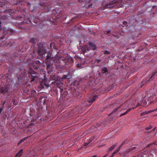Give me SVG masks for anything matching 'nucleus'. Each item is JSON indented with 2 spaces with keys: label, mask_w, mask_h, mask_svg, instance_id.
<instances>
[{
  "label": "nucleus",
  "mask_w": 157,
  "mask_h": 157,
  "mask_svg": "<svg viewBox=\"0 0 157 157\" xmlns=\"http://www.w3.org/2000/svg\"><path fill=\"white\" fill-rule=\"evenodd\" d=\"M157 87H155L153 89L149 90L147 92V95H145L141 101V105H145L147 104L148 102L151 101L150 104L154 103L157 100V97L156 96Z\"/></svg>",
  "instance_id": "1"
},
{
  "label": "nucleus",
  "mask_w": 157,
  "mask_h": 157,
  "mask_svg": "<svg viewBox=\"0 0 157 157\" xmlns=\"http://www.w3.org/2000/svg\"><path fill=\"white\" fill-rule=\"evenodd\" d=\"M59 53V52H57V54L54 56V62L56 63L59 64L61 62V60H62L63 61V62L65 63V65H68L69 62V56L67 55L66 57H61L58 55Z\"/></svg>",
  "instance_id": "2"
},
{
  "label": "nucleus",
  "mask_w": 157,
  "mask_h": 157,
  "mask_svg": "<svg viewBox=\"0 0 157 157\" xmlns=\"http://www.w3.org/2000/svg\"><path fill=\"white\" fill-rule=\"evenodd\" d=\"M38 47L37 53L38 55L42 58L44 57L45 54L47 53V50L45 48L43 44H40Z\"/></svg>",
  "instance_id": "3"
},
{
  "label": "nucleus",
  "mask_w": 157,
  "mask_h": 157,
  "mask_svg": "<svg viewBox=\"0 0 157 157\" xmlns=\"http://www.w3.org/2000/svg\"><path fill=\"white\" fill-rule=\"evenodd\" d=\"M29 78L30 79V82H32L38 78L37 73L33 71L31 68H30L28 71Z\"/></svg>",
  "instance_id": "4"
},
{
  "label": "nucleus",
  "mask_w": 157,
  "mask_h": 157,
  "mask_svg": "<svg viewBox=\"0 0 157 157\" xmlns=\"http://www.w3.org/2000/svg\"><path fill=\"white\" fill-rule=\"evenodd\" d=\"M29 41L32 43L34 46L37 45L38 46L42 43L40 42V41L39 38L35 37H31Z\"/></svg>",
  "instance_id": "5"
},
{
  "label": "nucleus",
  "mask_w": 157,
  "mask_h": 157,
  "mask_svg": "<svg viewBox=\"0 0 157 157\" xmlns=\"http://www.w3.org/2000/svg\"><path fill=\"white\" fill-rule=\"evenodd\" d=\"M40 86L42 88H47L49 85L48 82L47 81V79L44 78L41 81Z\"/></svg>",
  "instance_id": "6"
},
{
  "label": "nucleus",
  "mask_w": 157,
  "mask_h": 157,
  "mask_svg": "<svg viewBox=\"0 0 157 157\" xmlns=\"http://www.w3.org/2000/svg\"><path fill=\"white\" fill-rule=\"evenodd\" d=\"M28 22H31L29 19H28V21H24L21 22V25L20 26V27L21 29H27V26H28Z\"/></svg>",
  "instance_id": "7"
},
{
  "label": "nucleus",
  "mask_w": 157,
  "mask_h": 157,
  "mask_svg": "<svg viewBox=\"0 0 157 157\" xmlns=\"http://www.w3.org/2000/svg\"><path fill=\"white\" fill-rule=\"evenodd\" d=\"M9 90L8 86L5 85L3 87H1L0 89V92L1 94H5Z\"/></svg>",
  "instance_id": "8"
},
{
  "label": "nucleus",
  "mask_w": 157,
  "mask_h": 157,
  "mask_svg": "<svg viewBox=\"0 0 157 157\" xmlns=\"http://www.w3.org/2000/svg\"><path fill=\"white\" fill-rule=\"evenodd\" d=\"M98 96L97 95H91L89 98L88 101L89 102L92 103L96 99Z\"/></svg>",
  "instance_id": "9"
},
{
  "label": "nucleus",
  "mask_w": 157,
  "mask_h": 157,
  "mask_svg": "<svg viewBox=\"0 0 157 157\" xmlns=\"http://www.w3.org/2000/svg\"><path fill=\"white\" fill-rule=\"evenodd\" d=\"M72 95L74 97H77L79 94V92H78V89H72Z\"/></svg>",
  "instance_id": "10"
},
{
  "label": "nucleus",
  "mask_w": 157,
  "mask_h": 157,
  "mask_svg": "<svg viewBox=\"0 0 157 157\" xmlns=\"http://www.w3.org/2000/svg\"><path fill=\"white\" fill-rule=\"evenodd\" d=\"M155 110H157V108L152 110H149L147 111L144 112L140 113V116H142L144 115L153 112Z\"/></svg>",
  "instance_id": "11"
},
{
  "label": "nucleus",
  "mask_w": 157,
  "mask_h": 157,
  "mask_svg": "<svg viewBox=\"0 0 157 157\" xmlns=\"http://www.w3.org/2000/svg\"><path fill=\"white\" fill-rule=\"evenodd\" d=\"M23 153V150L21 149L18 152L16 155V157H20Z\"/></svg>",
  "instance_id": "12"
},
{
  "label": "nucleus",
  "mask_w": 157,
  "mask_h": 157,
  "mask_svg": "<svg viewBox=\"0 0 157 157\" xmlns=\"http://www.w3.org/2000/svg\"><path fill=\"white\" fill-rule=\"evenodd\" d=\"M124 143H125V142L123 141L122 143L121 144V145H120V146L119 147V148H118L115 151H114L113 153V154H115L117 152H118L119 151V150H120V148L124 144Z\"/></svg>",
  "instance_id": "13"
},
{
  "label": "nucleus",
  "mask_w": 157,
  "mask_h": 157,
  "mask_svg": "<svg viewBox=\"0 0 157 157\" xmlns=\"http://www.w3.org/2000/svg\"><path fill=\"white\" fill-rule=\"evenodd\" d=\"M134 109V107H133L132 108H130L129 109H128L124 113H122L121 114V116H124L126 114L128 113L129 111H130L132 109Z\"/></svg>",
  "instance_id": "14"
},
{
  "label": "nucleus",
  "mask_w": 157,
  "mask_h": 157,
  "mask_svg": "<svg viewBox=\"0 0 157 157\" xmlns=\"http://www.w3.org/2000/svg\"><path fill=\"white\" fill-rule=\"evenodd\" d=\"M90 46L92 48L93 50H95L96 48V45L94 44V43L92 42L90 43Z\"/></svg>",
  "instance_id": "15"
},
{
  "label": "nucleus",
  "mask_w": 157,
  "mask_h": 157,
  "mask_svg": "<svg viewBox=\"0 0 157 157\" xmlns=\"http://www.w3.org/2000/svg\"><path fill=\"white\" fill-rule=\"evenodd\" d=\"M28 138V137H25L22 139H21L20 141L18 143L17 145H19L20 144L22 143L23 141H25Z\"/></svg>",
  "instance_id": "16"
},
{
  "label": "nucleus",
  "mask_w": 157,
  "mask_h": 157,
  "mask_svg": "<svg viewBox=\"0 0 157 157\" xmlns=\"http://www.w3.org/2000/svg\"><path fill=\"white\" fill-rule=\"evenodd\" d=\"M48 55L46 56V59H52L51 54H50V52H48L47 53Z\"/></svg>",
  "instance_id": "17"
},
{
  "label": "nucleus",
  "mask_w": 157,
  "mask_h": 157,
  "mask_svg": "<svg viewBox=\"0 0 157 157\" xmlns=\"http://www.w3.org/2000/svg\"><path fill=\"white\" fill-rule=\"evenodd\" d=\"M117 144H114L110 148H109L108 150L109 151H112L116 147Z\"/></svg>",
  "instance_id": "18"
},
{
  "label": "nucleus",
  "mask_w": 157,
  "mask_h": 157,
  "mask_svg": "<svg viewBox=\"0 0 157 157\" xmlns=\"http://www.w3.org/2000/svg\"><path fill=\"white\" fill-rule=\"evenodd\" d=\"M12 102H13V104L15 105H17L18 103V101L17 100H16L13 98L12 100Z\"/></svg>",
  "instance_id": "19"
},
{
  "label": "nucleus",
  "mask_w": 157,
  "mask_h": 157,
  "mask_svg": "<svg viewBox=\"0 0 157 157\" xmlns=\"http://www.w3.org/2000/svg\"><path fill=\"white\" fill-rule=\"evenodd\" d=\"M8 33H10V35L13 34L14 33V30L12 29H9L8 30Z\"/></svg>",
  "instance_id": "20"
},
{
  "label": "nucleus",
  "mask_w": 157,
  "mask_h": 157,
  "mask_svg": "<svg viewBox=\"0 0 157 157\" xmlns=\"http://www.w3.org/2000/svg\"><path fill=\"white\" fill-rule=\"evenodd\" d=\"M102 70L103 71V73L107 72L108 71V69L105 67H103L102 69Z\"/></svg>",
  "instance_id": "21"
},
{
  "label": "nucleus",
  "mask_w": 157,
  "mask_h": 157,
  "mask_svg": "<svg viewBox=\"0 0 157 157\" xmlns=\"http://www.w3.org/2000/svg\"><path fill=\"white\" fill-rule=\"evenodd\" d=\"M36 93V92L34 90H32L31 91V93L32 94V96H34Z\"/></svg>",
  "instance_id": "22"
},
{
  "label": "nucleus",
  "mask_w": 157,
  "mask_h": 157,
  "mask_svg": "<svg viewBox=\"0 0 157 157\" xmlns=\"http://www.w3.org/2000/svg\"><path fill=\"white\" fill-rule=\"evenodd\" d=\"M50 47L51 49H54V44L53 43H51L50 45Z\"/></svg>",
  "instance_id": "23"
},
{
  "label": "nucleus",
  "mask_w": 157,
  "mask_h": 157,
  "mask_svg": "<svg viewBox=\"0 0 157 157\" xmlns=\"http://www.w3.org/2000/svg\"><path fill=\"white\" fill-rule=\"evenodd\" d=\"M5 3L4 2L0 1V7H3L4 6H5Z\"/></svg>",
  "instance_id": "24"
},
{
  "label": "nucleus",
  "mask_w": 157,
  "mask_h": 157,
  "mask_svg": "<svg viewBox=\"0 0 157 157\" xmlns=\"http://www.w3.org/2000/svg\"><path fill=\"white\" fill-rule=\"evenodd\" d=\"M84 48L85 49V51H86V52L89 50V48H88L87 46H84Z\"/></svg>",
  "instance_id": "25"
},
{
  "label": "nucleus",
  "mask_w": 157,
  "mask_h": 157,
  "mask_svg": "<svg viewBox=\"0 0 157 157\" xmlns=\"http://www.w3.org/2000/svg\"><path fill=\"white\" fill-rule=\"evenodd\" d=\"M136 147H131L130 148L128 151H131L136 148Z\"/></svg>",
  "instance_id": "26"
},
{
  "label": "nucleus",
  "mask_w": 157,
  "mask_h": 157,
  "mask_svg": "<svg viewBox=\"0 0 157 157\" xmlns=\"http://www.w3.org/2000/svg\"><path fill=\"white\" fill-rule=\"evenodd\" d=\"M77 67L79 68H82L84 67L83 66H82L81 64L79 63L77 64Z\"/></svg>",
  "instance_id": "27"
},
{
  "label": "nucleus",
  "mask_w": 157,
  "mask_h": 157,
  "mask_svg": "<svg viewBox=\"0 0 157 157\" xmlns=\"http://www.w3.org/2000/svg\"><path fill=\"white\" fill-rule=\"evenodd\" d=\"M39 21V20L38 19H34L33 21L35 23H37Z\"/></svg>",
  "instance_id": "28"
},
{
  "label": "nucleus",
  "mask_w": 157,
  "mask_h": 157,
  "mask_svg": "<svg viewBox=\"0 0 157 157\" xmlns=\"http://www.w3.org/2000/svg\"><path fill=\"white\" fill-rule=\"evenodd\" d=\"M48 61L47 60V62H46V64H47V69H48V68H49V67H50V66H51V63H50V64H48Z\"/></svg>",
  "instance_id": "29"
},
{
  "label": "nucleus",
  "mask_w": 157,
  "mask_h": 157,
  "mask_svg": "<svg viewBox=\"0 0 157 157\" xmlns=\"http://www.w3.org/2000/svg\"><path fill=\"white\" fill-rule=\"evenodd\" d=\"M104 53L105 54H110V52L108 51H105L104 52Z\"/></svg>",
  "instance_id": "30"
},
{
  "label": "nucleus",
  "mask_w": 157,
  "mask_h": 157,
  "mask_svg": "<svg viewBox=\"0 0 157 157\" xmlns=\"http://www.w3.org/2000/svg\"><path fill=\"white\" fill-rule=\"evenodd\" d=\"M101 60L100 59H95V61L99 63L101 62Z\"/></svg>",
  "instance_id": "31"
},
{
  "label": "nucleus",
  "mask_w": 157,
  "mask_h": 157,
  "mask_svg": "<svg viewBox=\"0 0 157 157\" xmlns=\"http://www.w3.org/2000/svg\"><path fill=\"white\" fill-rule=\"evenodd\" d=\"M67 76L66 75H63V77H62V78L63 79H66V78H67Z\"/></svg>",
  "instance_id": "32"
},
{
  "label": "nucleus",
  "mask_w": 157,
  "mask_h": 157,
  "mask_svg": "<svg viewBox=\"0 0 157 157\" xmlns=\"http://www.w3.org/2000/svg\"><path fill=\"white\" fill-rule=\"evenodd\" d=\"M13 44H12L11 42H10V43H9L8 44V45L10 47H12Z\"/></svg>",
  "instance_id": "33"
},
{
  "label": "nucleus",
  "mask_w": 157,
  "mask_h": 157,
  "mask_svg": "<svg viewBox=\"0 0 157 157\" xmlns=\"http://www.w3.org/2000/svg\"><path fill=\"white\" fill-rule=\"evenodd\" d=\"M34 68L35 69L37 70L39 68V66L38 65L34 66Z\"/></svg>",
  "instance_id": "34"
},
{
  "label": "nucleus",
  "mask_w": 157,
  "mask_h": 157,
  "mask_svg": "<svg viewBox=\"0 0 157 157\" xmlns=\"http://www.w3.org/2000/svg\"><path fill=\"white\" fill-rule=\"evenodd\" d=\"M17 19H20L22 18H23V17L21 16H17Z\"/></svg>",
  "instance_id": "35"
},
{
  "label": "nucleus",
  "mask_w": 157,
  "mask_h": 157,
  "mask_svg": "<svg viewBox=\"0 0 157 157\" xmlns=\"http://www.w3.org/2000/svg\"><path fill=\"white\" fill-rule=\"evenodd\" d=\"M35 62L37 64H40V62L38 60L35 61Z\"/></svg>",
  "instance_id": "36"
},
{
  "label": "nucleus",
  "mask_w": 157,
  "mask_h": 157,
  "mask_svg": "<svg viewBox=\"0 0 157 157\" xmlns=\"http://www.w3.org/2000/svg\"><path fill=\"white\" fill-rule=\"evenodd\" d=\"M69 61L70 60H71V62L72 63L73 62V59H72V57H69Z\"/></svg>",
  "instance_id": "37"
},
{
  "label": "nucleus",
  "mask_w": 157,
  "mask_h": 157,
  "mask_svg": "<svg viewBox=\"0 0 157 157\" xmlns=\"http://www.w3.org/2000/svg\"><path fill=\"white\" fill-rule=\"evenodd\" d=\"M2 24V22L0 21V30H1L2 29V26L1 24Z\"/></svg>",
  "instance_id": "38"
},
{
  "label": "nucleus",
  "mask_w": 157,
  "mask_h": 157,
  "mask_svg": "<svg viewBox=\"0 0 157 157\" xmlns=\"http://www.w3.org/2000/svg\"><path fill=\"white\" fill-rule=\"evenodd\" d=\"M60 91L61 94L63 92V89L62 88L60 89Z\"/></svg>",
  "instance_id": "39"
},
{
  "label": "nucleus",
  "mask_w": 157,
  "mask_h": 157,
  "mask_svg": "<svg viewBox=\"0 0 157 157\" xmlns=\"http://www.w3.org/2000/svg\"><path fill=\"white\" fill-rule=\"evenodd\" d=\"M89 144V143H88L87 142H85L84 144V145L85 146H86L87 145H88Z\"/></svg>",
  "instance_id": "40"
},
{
  "label": "nucleus",
  "mask_w": 157,
  "mask_h": 157,
  "mask_svg": "<svg viewBox=\"0 0 157 157\" xmlns=\"http://www.w3.org/2000/svg\"><path fill=\"white\" fill-rule=\"evenodd\" d=\"M152 128V127L151 126H150L149 127H147L146 128V129H147V130H148V129H150L151 128Z\"/></svg>",
  "instance_id": "41"
},
{
  "label": "nucleus",
  "mask_w": 157,
  "mask_h": 157,
  "mask_svg": "<svg viewBox=\"0 0 157 157\" xmlns=\"http://www.w3.org/2000/svg\"><path fill=\"white\" fill-rule=\"evenodd\" d=\"M120 2H121V1L119 0V1H116V2H113L112 3H115V2H116V3H120Z\"/></svg>",
  "instance_id": "42"
},
{
  "label": "nucleus",
  "mask_w": 157,
  "mask_h": 157,
  "mask_svg": "<svg viewBox=\"0 0 157 157\" xmlns=\"http://www.w3.org/2000/svg\"><path fill=\"white\" fill-rule=\"evenodd\" d=\"M92 140H89L88 142H87L88 143H89V144L91 142Z\"/></svg>",
  "instance_id": "43"
},
{
  "label": "nucleus",
  "mask_w": 157,
  "mask_h": 157,
  "mask_svg": "<svg viewBox=\"0 0 157 157\" xmlns=\"http://www.w3.org/2000/svg\"><path fill=\"white\" fill-rule=\"evenodd\" d=\"M92 140H89L88 142H87L88 143H89V144L91 142Z\"/></svg>",
  "instance_id": "44"
},
{
  "label": "nucleus",
  "mask_w": 157,
  "mask_h": 157,
  "mask_svg": "<svg viewBox=\"0 0 157 157\" xmlns=\"http://www.w3.org/2000/svg\"><path fill=\"white\" fill-rule=\"evenodd\" d=\"M111 30H108L107 31V33H109L110 32Z\"/></svg>",
  "instance_id": "45"
},
{
  "label": "nucleus",
  "mask_w": 157,
  "mask_h": 157,
  "mask_svg": "<svg viewBox=\"0 0 157 157\" xmlns=\"http://www.w3.org/2000/svg\"><path fill=\"white\" fill-rule=\"evenodd\" d=\"M108 155V154H106L105 155H104L102 157H106Z\"/></svg>",
  "instance_id": "46"
},
{
  "label": "nucleus",
  "mask_w": 157,
  "mask_h": 157,
  "mask_svg": "<svg viewBox=\"0 0 157 157\" xmlns=\"http://www.w3.org/2000/svg\"><path fill=\"white\" fill-rule=\"evenodd\" d=\"M126 23H127V22L126 21H124L123 22V24L124 25L126 24Z\"/></svg>",
  "instance_id": "47"
},
{
  "label": "nucleus",
  "mask_w": 157,
  "mask_h": 157,
  "mask_svg": "<svg viewBox=\"0 0 157 157\" xmlns=\"http://www.w3.org/2000/svg\"><path fill=\"white\" fill-rule=\"evenodd\" d=\"M4 36H2L1 37V38L2 39H4Z\"/></svg>",
  "instance_id": "48"
},
{
  "label": "nucleus",
  "mask_w": 157,
  "mask_h": 157,
  "mask_svg": "<svg viewBox=\"0 0 157 157\" xmlns=\"http://www.w3.org/2000/svg\"><path fill=\"white\" fill-rule=\"evenodd\" d=\"M6 103V101H5L3 103V105H4Z\"/></svg>",
  "instance_id": "49"
},
{
  "label": "nucleus",
  "mask_w": 157,
  "mask_h": 157,
  "mask_svg": "<svg viewBox=\"0 0 157 157\" xmlns=\"http://www.w3.org/2000/svg\"><path fill=\"white\" fill-rule=\"evenodd\" d=\"M47 20L48 21H49L50 20V18H48V19H47Z\"/></svg>",
  "instance_id": "50"
},
{
  "label": "nucleus",
  "mask_w": 157,
  "mask_h": 157,
  "mask_svg": "<svg viewBox=\"0 0 157 157\" xmlns=\"http://www.w3.org/2000/svg\"><path fill=\"white\" fill-rule=\"evenodd\" d=\"M76 110H77L75 109L74 112L72 111V112L73 113V112H75V111H76Z\"/></svg>",
  "instance_id": "51"
},
{
  "label": "nucleus",
  "mask_w": 157,
  "mask_h": 157,
  "mask_svg": "<svg viewBox=\"0 0 157 157\" xmlns=\"http://www.w3.org/2000/svg\"><path fill=\"white\" fill-rule=\"evenodd\" d=\"M56 16H55V17L54 18H53V19H55L56 18H58V17H56Z\"/></svg>",
  "instance_id": "52"
},
{
  "label": "nucleus",
  "mask_w": 157,
  "mask_h": 157,
  "mask_svg": "<svg viewBox=\"0 0 157 157\" xmlns=\"http://www.w3.org/2000/svg\"><path fill=\"white\" fill-rule=\"evenodd\" d=\"M2 110V109H1L0 110V113H1Z\"/></svg>",
  "instance_id": "53"
},
{
  "label": "nucleus",
  "mask_w": 157,
  "mask_h": 157,
  "mask_svg": "<svg viewBox=\"0 0 157 157\" xmlns=\"http://www.w3.org/2000/svg\"><path fill=\"white\" fill-rule=\"evenodd\" d=\"M143 157V155H141V156H140V157Z\"/></svg>",
  "instance_id": "54"
},
{
  "label": "nucleus",
  "mask_w": 157,
  "mask_h": 157,
  "mask_svg": "<svg viewBox=\"0 0 157 157\" xmlns=\"http://www.w3.org/2000/svg\"><path fill=\"white\" fill-rule=\"evenodd\" d=\"M154 144L155 145H157V144H155V143H154Z\"/></svg>",
  "instance_id": "55"
},
{
  "label": "nucleus",
  "mask_w": 157,
  "mask_h": 157,
  "mask_svg": "<svg viewBox=\"0 0 157 157\" xmlns=\"http://www.w3.org/2000/svg\"><path fill=\"white\" fill-rule=\"evenodd\" d=\"M138 105H140V104H139V103H138Z\"/></svg>",
  "instance_id": "56"
},
{
  "label": "nucleus",
  "mask_w": 157,
  "mask_h": 157,
  "mask_svg": "<svg viewBox=\"0 0 157 157\" xmlns=\"http://www.w3.org/2000/svg\"><path fill=\"white\" fill-rule=\"evenodd\" d=\"M151 144H149L148 146H150Z\"/></svg>",
  "instance_id": "57"
},
{
  "label": "nucleus",
  "mask_w": 157,
  "mask_h": 157,
  "mask_svg": "<svg viewBox=\"0 0 157 157\" xmlns=\"http://www.w3.org/2000/svg\"><path fill=\"white\" fill-rule=\"evenodd\" d=\"M154 130H155V129H152L153 131H154Z\"/></svg>",
  "instance_id": "58"
},
{
  "label": "nucleus",
  "mask_w": 157,
  "mask_h": 157,
  "mask_svg": "<svg viewBox=\"0 0 157 157\" xmlns=\"http://www.w3.org/2000/svg\"><path fill=\"white\" fill-rule=\"evenodd\" d=\"M57 65H58V64H57Z\"/></svg>",
  "instance_id": "59"
}]
</instances>
